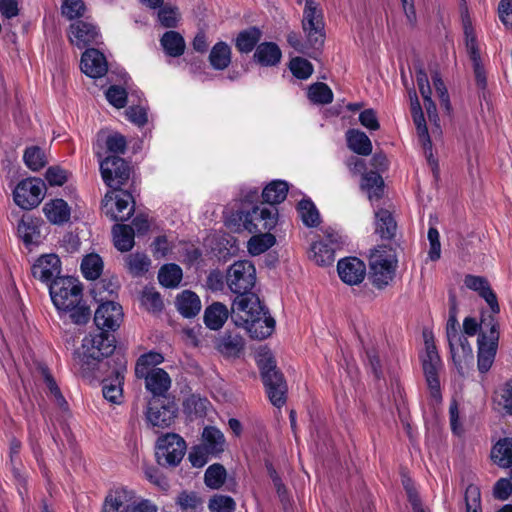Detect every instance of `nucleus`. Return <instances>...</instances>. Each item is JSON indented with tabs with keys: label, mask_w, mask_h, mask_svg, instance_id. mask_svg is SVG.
<instances>
[{
	"label": "nucleus",
	"mask_w": 512,
	"mask_h": 512,
	"mask_svg": "<svg viewBox=\"0 0 512 512\" xmlns=\"http://www.w3.org/2000/svg\"><path fill=\"white\" fill-rule=\"evenodd\" d=\"M83 288L73 277L56 278L49 285L51 300L59 313H69L73 323L86 324L91 316L90 308L83 301Z\"/></svg>",
	"instance_id": "nucleus-1"
},
{
	"label": "nucleus",
	"mask_w": 512,
	"mask_h": 512,
	"mask_svg": "<svg viewBox=\"0 0 512 512\" xmlns=\"http://www.w3.org/2000/svg\"><path fill=\"white\" fill-rule=\"evenodd\" d=\"M115 348L116 339L112 333L96 331L83 338L81 346L73 352V359L83 371H91Z\"/></svg>",
	"instance_id": "nucleus-2"
},
{
	"label": "nucleus",
	"mask_w": 512,
	"mask_h": 512,
	"mask_svg": "<svg viewBox=\"0 0 512 512\" xmlns=\"http://www.w3.org/2000/svg\"><path fill=\"white\" fill-rule=\"evenodd\" d=\"M258 367L269 401L273 406L281 408L286 403L288 391L283 373L277 368L275 359L269 354L259 358Z\"/></svg>",
	"instance_id": "nucleus-3"
},
{
	"label": "nucleus",
	"mask_w": 512,
	"mask_h": 512,
	"mask_svg": "<svg viewBox=\"0 0 512 512\" xmlns=\"http://www.w3.org/2000/svg\"><path fill=\"white\" fill-rule=\"evenodd\" d=\"M483 328L481 329L478 344L477 366L481 373H486L491 368L498 349L499 323L493 315L482 318Z\"/></svg>",
	"instance_id": "nucleus-4"
},
{
	"label": "nucleus",
	"mask_w": 512,
	"mask_h": 512,
	"mask_svg": "<svg viewBox=\"0 0 512 512\" xmlns=\"http://www.w3.org/2000/svg\"><path fill=\"white\" fill-rule=\"evenodd\" d=\"M397 266L394 250L386 245L379 246L370 255V278L374 286L384 288L392 281Z\"/></svg>",
	"instance_id": "nucleus-5"
},
{
	"label": "nucleus",
	"mask_w": 512,
	"mask_h": 512,
	"mask_svg": "<svg viewBox=\"0 0 512 512\" xmlns=\"http://www.w3.org/2000/svg\"><path fill=\"white\" fill-rule=\"evenodd\" d=\"M424 337L425 353L421 356L422 368L430 396L435 403H439L442 399L439 380V371L442 368V361L436 349L433 336H428L425 333Z\"/></svg>",
	"instance_id": "nucleus-6"
},
{
	"label": "nucleus",
	"mask_w": 512,
	"mask_h": 512,
	"mask_svg": "<svg viewBox=\"0 0 512 512\" xmlns=\"http://www.w3.org/2000/svg\"><path fill=\"white\" fill-rule=\"evenodd\" d=\"M323 11L315 0H305L302 29L306 36V45L319 50L325 41Z\"/></svg>",
	"instance_id": "nucleus-7"
},
{
	"label": "nucleus",
	"mask_w": 512,
	"mask_h": 512,
	"mask_svg": "<svg viewBox=\"0 0 512 512\" xmlns=\"http://www.w3.org/2000/svg\"><path fill=\"white\" fill-rule=\"evenodd\" d=\"M185 440L176 433H166L156 442V459L163 467H176L186 453Z\"/></svg>",
	"instance_id": "nucleus-8"
},
{
	"label": "nucleus",
	"mask_w": 512,
	"mask_h": 512,
	"mask_svg": "<svg viewBox=\"0 0 512 512\" xmlns=\"http://www.w3.org/2000/svg\"><path fill=\"white\" fill-rule=\"evenodd\" d=\"M226 281L230 290L237 295L253 293L256 269L248 260L237 261L229 267Z\"/></svg>",
	"instance_id": "nucleus-9"
},
{
	"label": "nucleus",
	"mask_w": 512,
	"mask_h": 512,
	"mask_svg": "<svg viewBox=\"0 0 512 512\" xmlns=\"http://www.w3.org/2000/svg\"><path fill=\"white\" fill-rule=\"evenodd\" d=\"M278 210L262 206H253L251 210H241L238 213L243 227L250 233H261L272 230L277 224Z\"/></svg>",
	"instance_id": "nucleus-10"
},
{
	"label": "nucleus",
	"mask_w": 512,
	"mask_h": 512,
	"mask_svg": "<svg viewBox=\"0 0 512 512\" xmlns=\"http://www.w3.org/2000/svg\"><path fill=\"white\" fill-rule=\"evenodd\" d=\"M46 192L45 182L36 177L21 180L13 191V199L16 205L24 210L37 207L44 199Z\"/></svg>",
	"instance_id": "nucleus-11"
},
{
	"label": "nucleus",
	"mask_w": 512,
	"mask_h": 512,
	"mask_svg": "<svg viewBox=\"0 0 512 512\" xmlns=\"http://www.w3.org/2000/svg\"><path fill=\"white\" fill-rule=\"evenodd\" d=\"M100 172L107 186L120 190L130 177L131 167L123 158L109 155L100 161Z\"/></svg>",
	"instance_id": "nucleus-12"
},
{
	"label": "nucleus",
	"mask_w": 512,
	"mask_h": 512,
	"mask_svg": "<svg viewBox=\"0 0 512 512\" xmlns=\"http://www.w3.org/2000/svg\"><path fill=\"white\" fill-rule=\"evenodd\" d=\"M264 307L255 293L237 295L232 303L231 319L236 326L240 327L247 324V321L253 317L263 314Z\"/></svg>",
	"instance_id": "nucleus-13"
},
{
	"label": "nucleus",
	"mask_w": 512,
	"mask_h": 512,
	"mask_svg": "<svg viewBox=\"0 0 512 512\" xmlns=\"http://www.w3.org/2000/svg\"><path fill=\"white\" fill-rule=\"evenodd\" d=\"M178 408L168 399H151L148 403L146 419L148 423L158 429H165L172 425Z\"/></svg>",
	"instance_id": "nucleus-14"
},
{
	"label": "nucleus",
	"mask_w": 512,
	"mask_h": 512,
	"mask_svg": "<svg viewBox=\"0 0 512 512\" xmlns=\"http://www.w3.org/2000/svg\"><path fill=\"white\" fill-rule=\"evenodd\" d=\"M122 307L113 301H106L99 305L94 315L97 331H115L122 321Z\"/></svg>",
	"instance_id": "nucleus-15"
},
{
	"label": "nucleus",
	"mask_w": 512,
	"mask_h": 512,
	"mask_svg": "<svg viewBox=\"0 0 512 512\" xmlns=\"http://www.w3.org/2000/svg\"><path fill=\"white\" fill-rule=\"evenodd\" d=\"M337 271L344 283L358 285L365 279L366 265L357 257H346L338 261Z\"/></svg>",
	"instance_id": "nucleus-16"
},
{
	"label": "nucleus",
	"mask_w": 512,
	"mask_h": 512,
	"mask_svg": "<svg viewBox=\"0 0 512 512\" xmlns=\"http://www.w3.org/2000/svg\"><path fill=\"white\" fill-rule=\"evenodd\" d=\"M34 278L44 283H52L56 278H60L61 261L55 254L41 256L31 268Z\"/></svg>",
	"instance_id": "nucleus-17"
},
{
	"label": "nucleus",
	"mask_w": 512,
	"mask_h": 512,
	"mask_svg": "<svg viewBox=\"0 0 512 512\" xmlns=\"http://www.w3.org/2000/svg\"><path fill=\"white\" fill-rule=\"evenodd\" d=\"M464 285L468 289L477 292L478 295L486 301L493 314L500 312L497 296L492 290L487 278L468 274L464 278Z\"/></svg>",
	"instance_id": "nucleus-18"
},
{
	"label": "nucleus",
	"mask_w": 512,
	"mask_h": 512,
	"mask_svg": "<svg viewBox=\"0 0 512 512\" xmlns=\"http://www.w3.org/2000/svg\"><path fill=\"white\" fill-rule=\"evenodd\" d=\"M240 327H244L252 338L263 340L274 332L275 320L264 307L263 314L253 317L247 321V324H243Z\"/></svg>",
	"instance_id": "nucleus-19"
},
{
	"label": "nucleus",
	"mask_w": 512,
	"mask_h": 512,
	"mask_svg": "<svg viewBox=\"0 0 512 512\" xmlns=\"http://www.w3.org/2000/svg\"><path fill=\"white\" fill-rule=\"evenodd\" d=\"M81 70L91 78H100L107 72L108 66L103 53L99 50L87 49L81 57Z\"/></svg>",
	"instance_id": "nucleus-20"
},
{
	"label": "nucleus",
	"mask_w": 512,
	"mask_h": 512,
	"mask_svg": "<svg viewBox=\"0 0 512 512\" xmlns=\"http://www.w3.org/2000/svg\"><path fill=\"white\" fill-rule=\"evenodd\" d=\"M145 380V388L152 395V399L166 398L165 395L171 387V378L169 374L162 368H156L149 374L142 377Z\"/></svg>",
	"instance_id": "nucleus-21"
},
{
	"label": "nucleus",
	"mask_w": 512,
	"mask_h": 512,
	"mask_svg": "<svg viewBox=\"0 0 512 512\" xmlns=\"http://www.w3.org/2000/svg\"><path fill=\"white\" fill-rule=\"evenodd\" d=\"M244 339L236 332L226 331L215 342L217 351L227 358L239 357L244 350Z\"/></svg>",
	"instance_id": "nucleus-22"
},
{
	"label": "nucleus",
	"mask_w": 512,
	"mask_h": 512,
	"mask_svg": "<svg viewBox=\"0 0 512 512\" xmlns=\"http://www.w3.org/2000/svg\"><path fill=\"white\" fill-rule=\"evenodd\" d=\"M97 37V27L89 22L76 21L70 25L69 39L79 48L95 43Z\"/></svg>",
	"instance_id": "nucleus-23"
},
{
	"label": "nucleus",
	"mask_w": 512,
	"mask_h": 512,
	"mask_svg": "<svg viewBox=\"0 0 512 512\" xmlns=\"http://www.w3.org/2000/svg\"><path fill=\"white\" fill-rule=\"evenodd\" d=\"M134 493L124 487L111 490L105 497L103 512H128Z\"/></svg>",
	"instance_id": "nucleus-24"
},
{
	"label": "nucleus",
	"mask_w": 512,
	"mask_h": 512,
	"mask_svg": "<svg viewBox=\"0 0 512 512\" xmlns=\"http://www.w3.org/2000/svg\"><path fill=\"white\" fill-rule=\"evenodd\" d=\"M282 58L279 46L274 42H262L254 51L253 60L263 67L277 66Z\"/></svg>",
	"instance_id": "nucleus-25"
},
{
	"label": "nucleus",
	"mask_w": 512,
	"mask_h": 512,
	"mask_svg": "<svg viewBox=\"0 0 512 512\" xmlns=\"http://www.w3.org/2000/svg\"><path fill=\"white\" fill-rule=\"evenodd\" d=\"M118 368L115 370V383H103V396L111 403H120L122 398V383L124 381V372L126 371V360L123 357H117Z\"/></svg>",
	"instance_id": "nucleus-26"
},
{
	"label": "nucleus",
	"mask_w": 512,
	"mask_h": 512,
	"mask_svg": "<svg viewBox=\"0 0 512 512\" xmlns=\"http://www.w3.org/2000/svg\"><path fill=\"white\" fill-rule=\"evenodd\" d=\"M43 213L52 224L62 225L70 220L71 209L65 200L56 198L44 204Z\"/></svg>",
	"instance_id": "nucleus-27"
},
{
	"label": "nucleus",
	"mask_w": 512,
	"mask_h": 512,
	"mask_svg": "<svg viewBox=\"0 0 512 512\" xmlns=\"http://www.w3.org/2000/svg\"><path fill=\"white\" fill-rule=\"evenodd\" d=\"M261 38L262 31L258 27L252 26L240 31L234 40V44L239 53L249 54L256 50Z\"/></svg>",
	"instance_id": "nucleus-28"
},
{
	"label": "nucleus",
	"mask_w": 512,
	"mask_h": 512,
	"mask_svg": "<svg viewBox=\"0 0 512 512\" xmlns=\"http://www.w3.org/2000/svg\"><path fill=\"white\" fill-rule=\"evenodd\" d=\"M41 220L32 216H23L20 220L17 231L25 245L39 243Z\"/></svg>",
	"instance_id": "nucleus-29"
},
{
	"label": "nucleus",
	"mask_w": 512,
	"mask_h": 512,
	"mask_svg": "<svg viewBox=\"0 0 512 512\" xmlns=\"http://www.w3.org/2000/svg\"><path fill=\"white\" fill-rule=\"evenodd\" d=\"M178 312L185 318L195 317L201 310V301L198 295L190 290L182 291L176 297Z\"/></svg>",
	"instance_id": "nucleus-30"
},
{
	"label": "nucleus",
	"mask_w": 512,
	"mask_h": 512,
	"mask_svg": "<svg viewBox=\"0 0 512 512\" xmlns=\"http://www.w3.org/2000/svg\"><path fill=\"white\" fill-rule=\"evenodd\" d=\"M229 311L221 302H214L204 311V323L211 330H219L228 319Z\"/></svg>",
	"instance_id": "nucleus-31"
},
{
	"label": "nucleus",
	"mask_w": 512,
	"mask_h": 512,
	"mask_svg": "<svg viewBox=\"0 0 512 512\" xmlns=\"http://www.w3.org/2000/svg\"><path fill=\"white\" fill-rule=\"evenodd\" d=\"M225 438L223 433L213 427H205L202 433V444L201 446L211 454V456H217L224 451Z\"/></svg>",
	"instance_id": "nucleus-32"
},
{
	"label": "nucleus",
	"mask_w": 512,
	"mask_h": 512,
	"mask_svg": "<svg viewBox=\"0 0 512 512\" xmlns=\"http://www.w3.org/2000/svg\"><path fill=\"white\" fill-rule=\"evenodd\" d=\"M209 63L215 70H225L232 60L231 47L224 41L217 42L210 50Z\"/></svg>",
	"instance_id": "nucleus-33"
},
{
	"label": "nucleus",
	"mask_w": 512,
	"mask_h": 512,
	"mask_svg": "<svg viewBox=\"0 0 512 512\" xmlns=\"http://www.w3.org/2000/svg\"><path fill=\"white\" fill-rule=\"evenodd\" d=\"M346 140L349 149L358 155L367 156L372 152V143L369 137L357 129H349L346 133Z\"/></svg>",
	"instance_id": "nucleus-34"
},
{
	"label": "nucleus",
	"mask_w": 512,
	"mask_h": 512,
	"mask_svg": "<svg viewBox=\"0 0 512 512\" xmlns=\"http://www.w3.org/2000/svg\"><path fill=\"white\" fill-rule=\"evenodd\" d=\"M114 245L121 252H128L134 246V229L130 225L115 224L112 229Z\"/></svg>",
	"instance_id": "nucleus-35"
},
{
	"label": "nucleus",
	"mask_w": 512,
	"mask_h": 512,
	"mask_svg": "<svg viewBox=\"0 0 512 512\" xmlns=\"http://www.w3.org/2000/svg\"><path fill=\"white\" fill-rule=\"evenodd\" d=\"M376 217V233L382 239L391 240L394 238L397 224L392 214L386 209H380L375 214Z\"/></svg>",
	"instance_id": "nucleus-36"
},
{
	"label": "nucleus",
	"mask_w": 512,
	"mask_h": 512,
	"mask_svg": "<svg viewBox=\"0 0 512 512\" xmlns=\"http://www.w3.org/2000/svg\"><path fill=\"white\" fill-rule=\"evenodd\" d=\"M289 190L288 183L283 180H273L262 191V198L265 203L276 205L283 202Z\"/></svg>",
	"instance_id": "nucleus-37"
},
{
	"label": "nucleus",
	"mask_w": 512,
	"mask_h": 512,
	"mask_svg": "<svg viewBox=\"0 0 512 512\" xmlns=\"http://www.w3.org/2000/svg\"><path fill=\"white\" fill-rule=\"evenodd\" d=\"M161 46L170 57H179L185 51V41L180 33L170 30L163 34L160 39Z\"/></svg>",
	"instance_id": "nucleus-38"
},
{
	"label": "nucleus",
	"mask_w": 512,
	"mask_h": 512,
	"mask_svg": "<svg viewBox=\"0 0 512 512\" xmlns=\"http://www.w3.org/2000/svg\"><path fill=\"white\" fill-rule=\"evenodd\" d=\"M492 459L500 467L512 466V439L504 438L499 440L491 452Z\"/></svg>",
	"instance_id": "nucleus-39"
},
{
	"label": "nucleus",
	"mask_w": 512,
	"mask_h": 512,
	"mask_svg": "<svg viewBox=\"0 0 512 512\" xmlns=\"http://www.w3.org/2000/svg\"><path fill=\"white\" fill-rule=\"evenodd\" d=\"M164 357L157 352H148L141 355L135 365V375L137 378L142 379L143 376L149 374L152 370L156 369V365L161 364Z\"/></svg>",
	"instance_id": "nucleus-40"
},
{
	"label": "nucleus",
	"mask_w": 512,
	"mask_h": 512,
	"mask_svg": "<svg viewBox=\"0 0 512 512\" xmlns=\"http://www.w3.org/2000/svg\"><path fill=\"white\" fill-rule=\"evenodd\" d=\"M183 277L182 269L177 264H165L158 272L159 283L166 288H175Z\"/></svg>",
	"instance_id": "nucleus-41"
},
{
	"label": "nucleus",
	"mask_w": 512,
	"mask_h": 512,
	"mask_svg": "<svg viewBox=\"0 0 512 512\" xmlns=\"http://www.w3.org/2000/svg\"><path fill=\"white\" fill-rule=\"evenodd\" d=\"M362 188L367 190L369 199H380L383 195L384 181L381 175L375 171H369L363 175Z\"/></svg>",
	"instance_id": "nucleus-42"
},
{
	"label": "nucleus",
	"mask_w": 512,
	"mask_h": 512,
	"mask_svg": "<svg viewBox=\"0 0 512 512\" xmlns=\"http://www.w3.org/2000/svg\"><path fill=\"white\" fill-rule=\"evenodd\" d=\"M297 210L305 226L316 227L320 224V214L310 199H302L297 205Z\"/></svg>",
	"instance_id": "nucleus-43"
},
{
	"label": "nucleus",
	"mask_w": 512,
	"mask_h": 512,
	"mask_svg": "<svg viewBox=\"0 0 512 512\" xmlns=\"http://www.w3.org/2000/svg\"><path fill=\"white\" fill-rule=\"evenodd\" d=\"M276 242L275 236L271 233L255 234L248 241V251L251 255H260L271 248Z\"/></svg>",
	"instance_id": "nucleus-44"
},
{
	"label": "nucleus",
	"mask_w": 512,
	"mask_h": 512,
	"mask_svg": "<svg viewBox=\"0 0 512 512\" xmlns=\"http://www.w3.org/2000/svg\"><path fill=\"white\" fill-rule=\"evenodd\" d=\"M103 270V261L97 254L87 255L81 263V271L88 280L97 279Z\"/></svg>",
	"instance_id": "nucleus-45"
},
{
	"label": "nucleus",
	"mask_w": 512,
	"mask_h": 512,
	"mask_svg": "<svg viewBox=\"0 0 512 512\" xmlns=\"http://www.w3.org/2000/svg\"><path fill=\"white\" fill-rule=\"evenodd\" d=\"M226 469L223 465L215 463L209 466L204 474V482L211 489H219L226 479Z\"/></svg>",
	"instance_id": "nucleus-46"
},
{
	"label": "nucleus",
	"mask_w": 512,
	"mask_h": 512,
	"mask_svg": "<svg viewBox=\"0 0 512 512\" xmlns=\"http://www.w3.org/2000/svg\"><path fill=\"white\" fill-rule=\"evenodd\" d=\"M129 272L133 276H141L146 273L150 266V259L142 253H133L125 258Z\"/></svg>",
	"instance_id": "nucleus-47"
},
{
	"label": "nucleus",
	"mask_w": 512,
	"mask_h": 512,
	"mask_svg": "<svg viewBox=\"0 0 512 512\" xmlns=\"http://www.w3.org/2000/svg\"><path fill=\"white\" fill-rule=\"evenodd\" d=\"M308 98L317 104H329L333 101V92L322 82L312 84L308 89Z\"/></svg>",
	"instance_id": "nucleus-48"
},
{
	"label": "nucleus",
	"mask_w": 512,
	"mask_h": 512,
	"mask_svg": "<svg viewBox=\"0 0 512 512\" xmlns=\"http://www.w3.org/2000/svg\"><path fill=\"white\" fill-rule=\"evenodd\" d=\"M465 45L472 62L481 60L477 39L469 18L463 20Z\"/></svg>",
	"instance_id": "nucleus-49"
},
{
	"label": "nucleus",
	"mask_w": 512,
	"mask_h": 512,
	"mask_svg": "<svg viewBox=\"0 0 512 512\" xmlns=\"http://www.w3.org/2000/svg\"><path fill=\"white\" fill-rule=\"evenodd\" d=\"M23 159L26 166L33 171L42 169L47 163L43 150L38 146L26 148Z\"/></svg>",
	"instance_id": "nucleus-50"
},
{
	"label": "nucleus",
	"mask_w": 512,
	"mask_h": 512,
	"mask_svg": "<svg viewBox=\"0 0 512 512\" xmlns=\"http://www.w3.org/2000/svg\"><path fill=\"white\" fill-rule=\"evenodd\" d=\"M465 512H482L481 491L474 484H469L464 493Z\"/></svg>",
	"instance_id": "nucleus-51"
},
{
	"label": "nucleus",
	"mask_w": 512,
	"mask_h": 512,
	"mask_svg": "<svg viewBox=\"0 0 512 512\" xmlns=\"http://www.w3.org/2000/svg\"><path fill=\"white\" fill-rule=\"evenodd\" d=\"M314 260L319 266H327L334 262V248L325 242H317L312 246Z\"/></svg>",
	"instance_id": "nucleus-52"
},
{
	"label": "nucleus",
	"mask_w": 512,
	"mask_h": 512,
	"mask_svg": "<svg viewBox=\"0 0 512 512\" xmlns=\"http://www.w3.org/2000/svg\"><path fill=\"white\" fill-rule=\"evenodd\" d=\"M289 69L292 74L301 80L308 79L313 73V65L305 58L294 57L290 60Z\"/></svg>",
	"instance_id": "nucleus-53"
},
{
	"label": "nucleus",
	"mask_w": 512,
	"mask_h": 512,
	"mask_svg": "<svg viewBox=\"0 0 512 512\" xmlns=\"http://www.w3.org/2000/svg\"><path fill=\"white\" fill-rule=\"evenodd\" d=\"M210 512H234L236 503L234 499L226 495H214L208 503Z\"/></svg>",
	"instance_id": "nucleus-54"
},
{
	"label": "nucleus",
	"mask_w": 512,
	"mask_h": 512,
	"mask_svg": "<svg viewBox=\"0 0 512 512\" xmlns=\"http://www.w3.org/2000/svg\"><path fill=\"white\" fill-rule=\"evenodd\" d=\"M132 201V195L126 191H123L120 196L116 197V210L118 212V215H113V219L116 221L124 222L128 220L133 212L134 207L131 206L127 213H123L126 209H128L129 203Z\"/></svg>",
	"instance_id": "nucleus-55"
},
{
	"label": "nucleus",
	"mask_w": 512,
	"mask_h": 512,
	"mask_svg": "<svg viewBox=\"0 0 512 512\" xmlns=\"http://www.w3.org/2000/svg\"><path fill=\"white\" fill-rule=\"evenodd\" d=\"M42 375L44 378V382H45L47 388L49 389L51 395L54 397L57 405L62 409H66L68 406L67 401L65 400L64 396L62 395L60 388L58 387L55 379L53 378V376L51 375L49 370L47 368H43Z\"/></svg>",
	"instance_id": "nucleus-56"
},
{
	"label": "nucleus",
	"mask_w": 512,
	"mask_h": 512,
	"mask_svg": "<svg viewBox=\"0 0 512 512\" xmlns=\"http://www.w3.org/2000/svg\"><path fill=\"white\" fill-rule=\"evenodd\" d=\"M62 15L69 20L83 17L86 11L82 0H64L61 7Z\"/></svg>",
	"instance_id": "nucleus-57"
},
{
	"label": "nucleus",
	"mask_w": 512,
	"mask_h": 512,
	"mask_svg": "<svg viewBox=\"0 0 512 512\" xmlns=\"http://www.w3.org/2000/svg\"><path fill=\"white\" fill-rule=\"evenodd\" d=\"M141 302L148 311L157 312L163 308V301L159 292L153 289L143 291Z\"/></svg>",
	"instance_id": "nucleus-58"
},
{
	"label": "nucleus",
	"mask_w": 512,
	"mask_h": 512,
	"mask_svg": "<svg viewBox=\"0 0 512 512\" xmlns=\"http://www.w3.org/2000/svg\"><path fill=\"white\" fill-rule=\"evenodd\" d=\"M106 99L114 107L124 108L127 104V92L120 86L112 85L106 91Z\"/></svg>",
	"instance_id": "nucleus-59"
},
{
	"label": "nucleus",
	"mask_w": 512,
	"mask_h": 512,
	"mask_svg": "<svg viewBox=\"0 0 512 512\" xmlns=\"http://www.w3.org/2000/svg\"><path fill=\"white\" fill-rule=\"evenodd\" d=\"M68 177V171L60 166H51L45 173V179L50 186H62L68 181Z\"/></svg>",
	"instance_id": "nucleus-60"
},
{
	"label": "nucleus",
	"mask_w": 512,
	"mask_h": 512,
	"mask_svg": "<svg viewBox=\"0 0 512 512\" xmlns=\"http://www.w3.org/2000/svg\"><path fill=\"white\" fill-rule=\"evenodd\" d=\"M177 504L183 511H195L202 501L195 492H181L177 497Z\"/></svg>",
	"instance_id": "nucleus-61"
},
{
	"label": "nucleus",
	"mask_w": 512,
	"mask_h": 512,
	"mask_svg": "<svg viewBox=\"0 0 512 512\" xmlns=\"http://www.w3.org/2000/svg\"><path fill=\"white\" fill-rule=\"evenodd\" d=\"M432 80L434 84V88L438 94L441 106L445 108L447 112H450L451 105H450V99L448 91L445 87V84L438 72H434L432 74Z\"/></svg>",
	"instance_id": "nucleus-62"
},
{
	"label": "nucleus",
	"mask_w": 512,
	"mask_h": 512,
	"mask_svg": "<svg viewBox=\"0 0 512 512\" xmlns=\"http://www.w3.org/2000/svg\"><path fill=\"white\" fill-rule=\"evenodd\" d=\"M105 144L107 151L117 156L118 154H124L127 148L125 137L119 133L109 135Z\"/></svg>",
	"instance_id": "nucleus-63"
},
{
	"label": "nucleus",
	"mask_w": 512,
	"mask_h": 512,
	"mask_svg": "<svg viewBox=\"0 0 512 512\" xmlns=\"http://www.w3.org/2000/svg\"><path fill=\"white\" fill-rule=\"evenodd\" d=\"M428 240L430 243V249L428 251V257L431 261H437L441 256V244L439 232L436 228L430 227L428 230Z\"/></svg>",
	"instance_id": "nucleus-64"
}]
</instances>
